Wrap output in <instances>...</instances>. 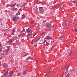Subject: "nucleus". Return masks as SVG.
I'll list each match as a JSON object with an SVG mask.
<instances>
[{
	"instance_id": "obj_1",
	"label": "nucleus",
	"mask_w": 77,
	"mask_h": 77,
	"mask_svg": "<svg viewBox=\"0 0 77 77\" xmlns=\"http://www.w3.org/2000/svg\"><path fill=\"white\" fill-rule=\"evenodd\" d=\"M45 26L47 28V29H51V24H50V23H46Z\"/></svg>"
},
{
	"instance_id": "obj_2",
	"label": "nucleus",
	"mask_w": 77,
	"mask_h": 77,
	"mask_svg": "<svg viewBox=\"0 0 77 77\" xmlns=\"http://www.w3.org/2000/svg\"><path fill=\"white\" fill-rule=\"evenodd\" d=\"M38 8L40 13L42 14V13H43V12H44V9L43 8V7H40Z\"/></svg>"
},
{
	"instance_id": "obj_3",
	"label": "nucleus",
	"mask_w": 77,
	"mask_h": 77,
	"mask_svg": "<svg viewBox=\"0 0 77 77\" xmlns=\"http://www.w3.org/2000/svg\"><path fill=\"white\" fill-rule=\"evenodd\" d=\"M18 20V18L17 17H14L13 18L12 20L13 21H17Z\"/></svg>"
},
{
	"instance_id": "obj_4",
	"label": "nucleus",
	"mask_w": 77,
	"mask_h": 77,
	"mask_svg": "<svg viewBox=\"0 0 77 77\" xmlns=\"http://www.w3.org/2000/svg\"><path fill=\"white\" fill-rule=\"evenodd\" d=\"M62 26L64 27H66V26H68V24L66 22H64L63 23Z\"/></svg>"
},
{
	"instance_id": "obj_5",
	"label": "nucleus",
	"mask_w": 77,
	"mask_h": 77,
	"mask_svg": "<svg viewBox=\"0 0 77 77\" xmlns=\"http://www.w3.org/2000/svg\"><path fill=\"white\" fill-rule=\"evenodd\" d=\"M46 39H53V38H51L49 36H47L45 38Z\"/></svg>"
},
{
	"instance_id": "obj_6",
	"label": "nucleus",
	"mask_w": 77,
	"mask_h": 77,
	"mask_svg": "<svg viewBox=\"0 0 77 77\" xmlns=\"http://www.w3.org/2000/svg\"><path fill=\"white\" fill-rule=\"evenodd\" d=\"M26 31L28 33L32 32V30H31V29H30V28H28L27 29H26Z\"/></svg>"
},
{
	"instance_id": "obj_7",
	"label": "nucleus",
	"mask_w": 77,
	"mask_h": 77,
	"mask_svg": "<svg viewBox=\"0 0 77 77\" xmlns=\"http://www.w3.org/2000/svg\"><path fill=\"white\" fill-rule=\"evenodd\" d=\"M13 41H14V40H13V39H11L10 40L8 41V42L10 44H11V43L13 42Z\"/></svg>"
},
{
	"instance_id": "obj_8",
	"label": "nucleus",
	"mask_w": 77,
	"mask_h": 77,
	"mask_svg": "<svg viewBox=\"0 0 77 77\" xmlns=\"http://www.w3.org/2000/svg\"><path fill=\"white\" fill-rule=\"evenodd\" d=\"M8 74H9L8 72L7 71L5 72L4 73V77H6L8 75Z\"/></svg>"
},
{
	"instance_id": "obj_9",
	"label": "nucleus",
	"mask_w": 77,
	"mask_h": 77,
	"mask_svg": "<svg viewBox=\"0 0 77 77\" xmlns=\"http://www.w3.org/2000/svg\"><path fill=\"white\" fill-rule=\"evenodd\" d=\"M15 29H13L12 31V32L11 33V35H14V33H15Z\"/></svg>"
},
{
	"instance_id": "obj_10",
	"label": "nucleus",
	"mask_w": 77,
	"mask_h": 77,
	"mask_svg": "<svg viewBox=\"0 0 77 77\" xmlns=\"http://www.w3.org/2000/svg\"><path fill=\"white\" fill-rule=\"evenodd\" d=\"M13 73H14V72H13V71H10L9 74L10 75H11V76H12L13 74Z\"/></svg>"
},
{
	"instance_id": "obj_11",
	"label": "nucleus",
	"mask_w": 77,
	"mask_h": 77,
	"mask_svg": "<svg viewBox=\"0 0 77 77\" xmlns=\"http://www.w3.org/2000/svg\"><path fill=\"white\" fill-rule=\"evenodd\" d=\"M2 66L4 68H6L8 66V65L5 64H4L2 65Z\"/></svg>"
},
{
	"instance_id": "obj_12",
	"label": "nucleus",
	"mask_w": 77,
	"mask_h": 77,
	"mask_svg": "<svg viewBox=\"0 0 77 77\" xmlns=\"http://www.w3.org/2000/svg\"><path fill=\"white\" fill-rule=\"evenodd\" d=\"M23 5L21 6V8H23V7H24L25 6H26L27 5V4L26 3H24L23 4Z\"/></svg>"
},
{
	"instance_id": "obj_13",
	"label": "nucleus",
	"mask_w": 77,
	"mask_h": 77,
	"mask_svg": "<svg viewBox=\"0 0 77 77\" xmlns=\"http://www.w3.org/2000/svg\"><path fill=\"white\" fill-rule=\"evenodd\" d=\"M16 15L18 16V15H20V11H19L18 12V13H17L16 14Z\"/></svg>"
},
{
	"instance_id": "obj_14",
	"label": "nucleus",
	"mask_w": 77,
	"mask_h": 77,
	"mask_svg": "<svg viewBox=\"0 0 77 77\" xmlns=\"http://www.w3.org/2000/svg\"><path fill=\"white\" fill-rule=\"evenodd\" d=\"M69 22L72 24V19H69Z\"/></svg>"
},
{
	"instance_id": "obj_15",
	"label": "nucleus",
	"mask_w": 77,
	"mask_h": 77,
	"mask_svg": "<svg viewBox=\"0 0 77 77\" xmlns=\"http://www.w3.org/2000/svg\"><path fill=\"white\" fill-rule=\"evenodd\" d=\"M61 5H60L57 6L56 7V9H58V8H60V6H62Z\"/></svg>"
},
{
	"instance_id": "obj_16",
	"label": "nucleus",
	"mask_w": 77,
	"mask_h": 77,
	"mask_svg": "<svg viewBox=\"0 0 77 77\" xmlns=\"http://www.w3.org/2000/svg\"><path fill=\"white\" fill-rule=\"evenodd\" d=\"M72 53V51H71L70 52V53L69 55V56H70L71 55V54Z\"/></svg>"
},
{
	"instance_id": "obj_17",
	"label": "nucleus",
	"mask_w": 77,
	"mask_h": 77,
	"mask_svg": "<svg viewBox=\"0 0 77 77\" xmlns=\"http://www.w3.org/2000/svg\"><path fill=\"white\" fill-rule=\"evenodd\" d=\"M23 33H22L21 32H20V34L18 35L19 37H20V36H21V35H23Z\"/></svg>"
},
{
	"instance_id": "obj_18",
	"label": "nucleus",
	"mask_w": 77,
	"mask_h": 77,
	"mask_svg": "<svg viewBox=\"0 0 77 77\" xmlns=\"http://www.w3.org/2000/svg\"><path fill=\"white\" fill-rule=\"evenodd\" d=\"M27 71H25L23 72V73L24 74H27Z\"/></svg>"
},
{
	"instance_id": "obj_19",
	"label": "nucleus",
	"mask_w": 77,
	"mask_h": 77,
	"mask_svg": "<svg viewBox=\"0 0 77 77\" xmlns=\"http://www.w3.org/2000/svg\"><path fill=\"white\" fill-rule=\"evenodd\" d=\"M70 2L71 3H76V2L74 1H70Z\"/></svg>"
},
{
	"instance_id": "obj_20",
	"label": "nucleus",
	"mask_w": 77,
	"mask_h": 77,
	"mask_svg": "<svg viewBox=\"0 0 77 77\" xmlns=\"http://www.w3.org/2000/svg\"><path fill=\"white\" fill-rule=\"evenodd\" d=\"M60 38H65V36L62 35L61 36H60Z\"/></svg>"
},
{
	"instance_id": "obj_21",
	"label": "nucleus",
	"mask_w": 77,
	"mask_h": 77,
	"mask_svg": "<svg viewBox=\"0 0 77 77\" xmlns=\"http://www.w3.org/2000/svg\"><path fill=\"white\" fill-rule=\"evenodd\" d=\"M26 17V16L24 15V14H23L22 16V18H24Z\"/></svg>"
},
{
	"instance_id": "obj_22",
	"label": "nucleus",
	"mask_w": 77,
	"mask_h": 77,
	"mask_svg": "<svg viewBox=\"0 0 77 77\" xmlns=\"http://www.w3.org/2000/svg\"><path fill=\"white\" fill-rule=\"evenodd\" d=\"M49 45V43H48V42H46V45H47V46H48V45Z\"/></svg>"
},
{
	"instance_id": "obj_23",
	"label": "nucleus",
	"mask_w": 77,
	"mask_h": 77,
	"mask_svg": "<svg viewBox=\"0 0 77 77\" xmlns=\"http://www.w3.org/2000/svg\"><path fill=\"white\" fill-rule=\"evenodd\" d=\"M9 6H11V5H9V4L7 5L6 6V8H8V7H9Z\"/></svg>"
},
{
	"instance_id": "obj_24",
	"label": "nucleus",
	"mask_w": 77,
	"mask_h": 77,
	"mask_svg": "<svg viewBox=\"0 0 77 77\" xmlns=\"http://www.w3.org/2000/svg\"><path fill=\"white\" fill-rule=\"evenodd\" d=\"M51 71H50L48 72L46 74V75L47 74H50V73H51Z\"/></svg>"
},
{
	"instance_id": "obj_25",
	"label": "nucleus",
	"mask_w": 77,
	"mask_h": 77,
	"mask_svg": "<svg viewBox=\"0 0 77 77\" xmlns=\"http://www.w3.org/2000/svg\"><path fill=\"white\" fill-rule=\"evenodd\" d=\"M41 38V37H39L35 41V42H36L38 41H39V39Z\"/></svg>"
},
{
	"instance_id": "obj_26",
	"label": "nucleus",
	"mask_w": 77,
	"mask_h": 77,
	"mask_svg": "<svg viewBox=\"0 0 77 77\" xmlns=\"http://www.w3.org/2000/svg\"><path fill=\"white\" fill-rule=\"evenodd\" d=\"M69 72L66 77H69Z\"/></svg>"
},
{
	"instance_id": "obj_27",
	"label": "nucleus",
	"mask_w": 77,
	"mask_h": 77,
	"mask_svg": "<svg viewBox=\"0 0 77 77\" xmlns=\"http://www.w3.org/2000/svg\"><path fill=\"white\" fill-rule=\"evenodd\" d=\"M74 31H75V32H77V29H74Z\"/></svg>"
},
{
	"instance_id": "obj_28",
	"label": "nucleus",
	"mask_w": 77,
	"mask_h": 77,
	"mask_svg": "<svg viewBox=\"0 0 77 77\" xmlns=\"http://www.w3.org/2000/svg\"><path fill=\"white\" fill-rule=\"evenodd\" d=\"M31 36V34L30 33H28V36Z\"/></svg>"
},
{
	"instance_id": "obj_29",
	"label": "nucleus",
	"mask_w": 77,
	"mask_h": 77,
	"mask_svg": "<svg viewBox=\"0 0 77 77\" xmlns=\"http://www.w3.org/2000/svg\"><path fill=\"white\" fill-rule=\"evenodd\" d=\"M9 51V49H7V51H6L7 53H8Z\"/></svg>"
},
{
	"instance_id": "obj_30",
	"label": "nucleus",
	"mask_w": 77,
	"mask_h": 77,
	"mask_svg": "<svg viewBox=\"0 0 77 77\" xmlns=\"http://www.w3.org/2000/svg\"><path fill=\"white\" fill-rule=\"evenodd\" d=\"M10 46H8L7 47V48H8V49H10Z\"/></svg>"
},
{
	"instance_id": "obj_31",
	"label": "nucleus",
	"mask_w": 77,
	"mask_h": 77,
	"mask_svg": "<svg viewBox=\"0 0 77 77\" xmlns=\"http://www.w3.org/2000/svg\"><path fill=\"white\" fill-rule=\"evenodd\" d=\"M17 75L18 76H20V75H21V73H19L17 74Z\"/></svg>"
},
{
	"instance_id": "obj_32",
	"label": "nucleus",
	"mask_w": 77,
	"mask_h": 77,
	"mask_svg": "<svg viewBox=\"0 0 77 77\" xmlns=\"http://www.w3.org/2000/svg\"><path fill=\"white\" fill-rule=\"evenodd\" d=\"M31 58V57H28L27 60H28L29 59H30Z\"/></svg>"
},
{
	"instance_id": "obj_33",
	"label": "nucleus",
	"mask_w": 77,
	"mask_h": 77,
	"mask_svg": "<svg viewBox=\"0 0 77 77\" xmlns=\"http://www.w3.org/2000/svg\"><path fill=\"white\" fill-rule=\"evenodd\" d=\"M38 26H37L38 28V29L39 28V24H38Z\"/></svg>"
},
{
	"instance_id": "obj_34",
	"label": "nucleus",
	"mask_w": 77,
	"mask_h": 77,
	"mask_svg": "<svg viewBox=\"0 0 77 77\" xmlns=\"http://www.w3.org/2000/svg\"><path fill=\"white\" fill-rule=\"evenodd\" d=\"M46 41H47V40H45V41L43 43V44H44L45 42H46Z\"/></svg>"
},
{
	"instance_id": "obj_35",
	"label": "nucleus",
	"mask_w": 77,
	"mask_h": 77,
	"mask_svg": "<svg viewBox=\"0 0 77 77\" xmlns=\"http://www.w3.org/2000/svg\"><path fill=\"white\" fill-rule=\"evenodd\" d=\"M5 31L6 32H9V29H6Z\"/></svg>"
},
{
	"instance_id": "obj_36",
	"label": "nucleus",
	"mask_w": 77,
	"mask_h": 77,
	"mask_svg": "<svg viewBox=\"0 0 77 77\" xmlns=\"http://www.w3.org/2000/svg\"><path fill=\"white\" fill-rule=\"evenodd\" d=\"M38 10V8L37 7H36V8L35 9V11H37Z\"/></svg>"
},
{
	"instance_id": "obj_37",
	"label": "nucleus",
	"mask_w": 77,
	"mask_h": 77,
	"mask_svg": "<svg viewBox=\"0 0 77 77\" xmlns=\"http://www.w3.org/2000/svg\"><path fill=\"white\" fill-rule=\"evenodd\" d=\"M44 33H45V32H43V33L41 34V35H43L44 34Z\"/></svg>"
},
{
	"instance_id": "obj_38",
	"label": "nucleus",
	"mask_w": 77,
	"mask_h": 77,
	"mask_svg": "<svg viewBox=\"0 0 77 77\" xmlns=\"http://www.w3.org/2000/svg\"><path fill=\"white\" fill-rule=\"evenodd\" d=\"M24 30H25V29H23L21 32H24Z\"/></svg>"
},
{
	"instance_id": "obj_39",
	"label": "nucleus",
	"mask_w": 77,
	"mask_h": 77,
	"mask_svg": "<svg viewBox=\"0 0 77 77\" xmlns=\"http://www.w3.org/2000/svg\"><path fill=\"white\" fill-rule=\"evenodd\" d=\"M39 3H40V4H41V5L43 4V3H42V2H39Z\"/></svg>"
},
{
	"instance_id": "obj_40",
	"label": "nucleus",
	"mask_w": 77,
	"mask_h": 77,
	"mask_svg": "<svg viewBox=\"0 0 77 77\" xmlns=\"http://www.w3.org/2000/svg\"><path fill=\"white\" fill-rule=\"evenodd\" d=\"M16 42L17 43H18L19 41L18 40H17L16 41Z\"/></svg>"
},
{
	"instance_id": "obj_41",
	"label": "nucleus",
	"mask_w": 77,
	"mask_h": 77,
	"mask_svg": "<svg viewBox=\"0 0 77 77\" xmlns=\"http://www.w3.org/2000/svg\"><path fill=\"white\" fill-rule=\"evenodd\" d=\"M29 54H26V55H25V56H27V55H29Z\"/></svg>"
},
{
	"instance_id": "obj_42",
	"label": "nucleus",
	"mask_w": 77,
	"mask_h": 77,
	"mask_svg": "<svg viewBox=\"0 0 77 77\" xmlns=\"http://www.w3.org/2000/svg\"><path fill=\"white\" fill-rule=\"evenodd\" d=\"M53 29H54V25H53L52 27Z\"/></svg>"
},
{
	"instance_id": "obj_43",
	"label": "nucleus",
	"mask_w": 77,
	"mask_h": 77,
	"mask_svg": "<svg viewBox=\"0 0 77 77\" xmlns=\"http://www.w3.org/2000/svg\"><path fill=\"white\" fill-rule=\"evenodd\" d=\"M34 23V22H33V21H31V24H33V23Z\"/></svg>"
},
{
	"instance_id": "obj_44",
	"label": "nucleus",
	"mask_w": 77,
	"mask_h": 77,
	"mask_svg": "<svg viewBox=\"0 0 77 77\" xmlns=\"http://www.w3.org/2000/svg\"><path fill=\"white\" fill-rule=\"evenodd\" d=\"M13 5V6H15V5H16V3L14 4Z\"/></svg>"
},
{
	"instance_id": "obj_45",
	"label": "nucleus",
	"mask_w": 77,
	"mask_h": 77,
	"mask_svg": "<svg viewBox=\"0 0 77 77\" xmlns=\"http://www.w3.org/2000/svg\"><path fill=\"white\" fill-rule=\"evenodd\" d=\"M36 35V34H34V35H33V36H35Z\"/></svg>"
},
{
	"instance_id": "obj_46",
	"label": "nucleus",
	"mask_w": 77,
	"mask_h": 77,
	"mask_svg": "<svg viewBox=\"0 0 77 77\" xmlns=\"http://www.w3.org/2000/svg\"><path fill=\"white\" fill-rule=\"evenodd\" d=\"M34 46L35 47H37V45H36V44Z\"/></svg>"
},
{
	"instance_id": "obj_47",
	"label": "nucleus",
	"mask_w": 77,
	"mask_h": 77,
	"mask_svg": "<svg viewBox=\"0 0 77 77\" xmlns=\"http://www.w3.org/2000/svg\"><path fill=\"white\" fill-rule=\"evenodd\" d=\"M67 73H68V71H66L65 73L66 74Z\"/></svg>"
},
{
	"instance_id": "obj_48",
	"label": "nucleus",
	"mask_w": 77,
	"mask_h": 77,
	"mask_svg": "<svg viewBox=\"0 0 77 77\" xmlns=\"http://www.w3.org/2000/svg\"><path fill=\"white\" fill-rule=\"evenodd\" d=\"M43 22H44V23H45V22H46V20H44Z\"/></svg>"
},
{
	"instance_id": "obj_49",
	"label": "nucleus",
	"mask_w": 77,
	"mask_h": 77,
	"mask_svg": "<svg viewBox=\"0 0 77 77\" xmlns=\"http://www.w3.org/2000/svg\"><path fill=\"white\" fill-rule=\"evenodd\" d=\"M16 6H17V7H18V6H19V5H18V4H17L16 5Z\"/></svg>"
},
{
	"instance_id": "obj_50",
	"label": "nucleus",
	"mask_w": 77,
	"mask_h": 77,
	"mask_svg": "<svg viewBox=\"0 0 77 77\" xmlns=\"http://www.w3.org/2000/svg\"><path fill=\"white\" fill-rule=\"evenodd\" d=\"M68 68H67V69H66V71H68Z\"/></svg>"
},
{
	"instance_id": "obj_51",
	"label": "nucleus",
	"mask_w": 77,
	"mask_h": 77,
	"mask_svg": "<svg viewBox=\"0 0 77 77\" xmlns=\"http://www.w3.org/2000/svg\"><path fill=\"white\" fill-rule=\"evenodd\" d=\"M2 59V57L0 58V60H1Z\"/></svg>"
},
{
	"instance_id": "obj_52",
	"label": "nucleus",
	"mask_w": 77,
	"mask_h": 77,
	"mask_svg": "<svg viewBox=\"0 0 77 77\" xmlns=\"http://www.w3.org/2000/svg\"><path fill=\"white\" fill-rule=\"evenodd\" d=\"M12 6H13V5L11 6V7H12Z\"/></svg>"
},
{
	"instance_id": "obj_53",
	"label": "nucleus",
	"mask_w": 77,
	"mask_h": 77,
	"mask_svg": "<svg viewBox=\"0 0 77 77\" xmlns=\"http://www.w3.org/2000/svg\"><path fill=\"white\" fill-rule=\"evenodd\" d=\"M33 44V42H31V44Z\"/></svg>"
},
{
	"instance_id": "obj_54",
	"label": "nucleus",
	"mask_w": 77,
	"mask_h": 77,
	"mask_svg": "<svg viewBox=\"0 0 77 77\" xmlns=\"http://www.w3.org/2000/svg\"><path fill=\"white\" fill-rule=\"evenodd\" d=\"M65 75H66V73H65Z\"/></svg>"
},
{
	"instance_id": "obj_55",
	"label": "nucleus",
	"mask_w": 77,
	"mask_h": 77,
	"mask_svg": "<svg viewBox=\"0 0 77 77\" xmlns=\"http://www.w3.org/2000/svg\"><path fill=\"white\" fill-rule=\"evenodd\" d=\"M36 62H38V61H36Z\"/></svg>"
},
{
	"instance_id": "obj_56",
	"label": "nucleus",
	"mask_w": 77,
	"mask_h": 77,
	"mask_svg": "<svg viewBox=\"0 0 77 77\" xmlns=\"http://www.w3.org/2000/svg\"><path fill=\"white\" fill-rule=\"evenodd\" d=\"M3 54L2 53V54Z\"/></svg>"
},
{
	"instance_id": "obj_57",
	"label": "nucleus",
	"mask_w": 77,
	"mask_h": 77,
	"mask_svg": "<svg viewBox=\"0 0 77 77\" xmlns=\"http://www.w3.org/2000/svg\"><path fill=\"white\" fill-rule=\"evenodd\" d=\"M33 41V40H32V41Z\"/></svg>"
},
{
	"instance_id": "obj_58",
	"label": "nucleus",
	"mask_w": 77,
	"mask_h": 77,
	"mask_svg": "<svg viewBox=\"0 0 77 77\" xmlns=\"http://www.w3.org/2000/svg\"><path fill=\"white\" fill-rule=\"evenodd\" d=\"M47 0H46V1Z\"/></svg>"
},
{
	"instance_id": "obj_59",
	"label": "nucleus",
	"mask_w": 77,
	"mask_h": 77,
	"mask_svg": "<svg viewBox=\"0 0 77 77\" xmlns=\"http://www.w3.org/2000/svg\"><path fill=\"white\" fill-rule=\"evenodd\" d=\"M70 9H71V8H70Z\"/></svg>"
}]
</instances>
